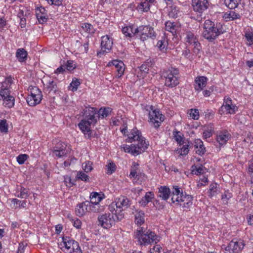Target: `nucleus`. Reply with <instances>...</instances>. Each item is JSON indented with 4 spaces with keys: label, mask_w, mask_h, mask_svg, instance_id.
I'll list each match as a JSON object with an SVG mask.
<instances>
[{
    "label": "nucleus",
    "mask_w": 253,
    "mask_h": 253,
    "mask_svg": "<svg viewBox=\"0 0 253 253\" xmlns=\"http://www.w3.org/2000/svg\"><path fill=\"white\" fill-rule=\"evenodd\" d=\"M42 98V95H41V97L37 98V95L29 94L26 98V101L29 106H35L41 102Z\"/></svg>",
    "instance_id": "19"
},
{
    "label": "nucleus",
    "mask_w": 253,
    "mask_h": 253,
    "mask_svg": "<svg viewBox=\"0 0 253 253\" xmlns=\"http://www.w3.org/2000/svg\"><path fill=\"white\" fill-rule=\"evenodd\" d=\"M10 96H11L10 95V91L9 90V87L8 86V85L5 86L4 84H2L0 90V96L1 98H5V97Z\"/></svg>",
    "instance_id": "30"
},
{
    "label": "nucleus",
    "mask_w": 253,
    "mask_h": 253,
    "mask_svg": "<svg viewBox=\"0 0 253 253\" xmlns=\"http://www.w3.org/2000/svg\"><path fill=\"white\" fill-rule=\"evenodd\" d=\"M207 78L204 76H198L195 80L194 88L196 91L203 90L207 84Z\"/></svg>",
    "instance_id": "16"
},
{
    "label": "nucleus",
    "mask_w": 253,
    "mask_h": 253,
    "mask_svg": "<svg viewBox=\"0 0 253 253\" xmlns=\"http://www.w3.org/2000/svg\"><path fill=\"white\" fill-rule=\"evenodd\" d=\"M28 156L27 154H20L16 158L18 163L22 165L27 160Z\"/></svg>",
    "instance_id": "50"
},
{
    "label": "nucleus",
    "mask_w": 253,
    "mask_h": 253,
    "mask_svg": "<svg viewBox=\"0 0 253 253\" xmlns=\"http://www.w3.org/2000/svg\"><path fill=\"white\" fill-rule=\"evenodd\" d=\"M106 169L107 173L111 174L114 172L116 170V166L115 164L112 162H109V164L106 166Z\"/></svg>",
    "instance_id": "46"
},
{
    "label": "nucleus",
    "mask_w": 253,
    "mask_h": 253,
    "mask_svg": "<svg viewBox=\"0 0 253 253\" xmlns=\"http://www.w3.org/2000/svg\"><path fill=\"white\" fill-rule=\"evenodd\" d=\"M17 196L21 198H27L29 196L28 190L23 187H21L20 190L17 192Z\"/></svg>",
    "instance_id": "39"
},
{
    "label": "nucleus",
    "mask_w": 253,
    "mask_h": 253,
    "mask_svg": "<svg viewBox=\"0 0 253 253\" xmlns=\"http://www.w3.org/2000/svg\"><path fill=\"white\" fill-rule=\"evenodd\" d=\"M172 196L171 197V200L172 201V203H175L176 205H178L179 204V199H180V196H176L175 194H172Z\"/></svg>",
    "instance_id": "63"
},
{
    "label": "nucleus",
    "mask_w": 253,
    "mask_h": 253,
    "mask_svg": "<svg viewBox=\"0 0 253 253\" xmlns=\"http://www.w3.org/2000/svg\"><path fill=\"white\" fill-rule=\"evenodd\" d=\"M76 178L81 179L84 182H88L89 181V176L83 171H80L78 172Z\"/></svg>",
    "instance_id": "37"
},
{
    "label": "nucleus",
    "mask_w": 253,
    "mask_h": 253,
    "mask_svg": "<svg viewBox=\"0 0 253 253\" xmlns=\"http://www.w3.org/2000/svg\"><path fill=\"white\" fill-rule=\"evenodd\" d=\"M230 137V135L228 132L225 133H221L217 136L216 140L220 145H223Z\"/></svg>",
    "instance_id": "25"
},
{
    "label": "nucleus",
    "mask_w": 253,
    "mask_h": 253,
    "mask_svg": "<svg viewBox=\"0 0 253 253\" xmlns=\"http://www.w3.org/2000/svg\"><path fill=\"white\" fill-rule=\"evenodd\" d=\"M62 240L64 247L68 251H69L71 249L72 245L74 244L75 240L68 236L63 237Z\"/></svg>",
    "instance_id": "29"
},
{
    "label": "nucleus",
    "mask_w": 253,
    "mask_h": 253,
    "mask_svg": "<svg viewBox=\"0 0 253 253\" xmlns=\"http://www.w3.org/2000/svg\"><path fill=\"white\" fill-rule=\"evenodd\" d=\"M244 246L245 243L243 240L239 239L234 241L233 240L225 248V250L229 253H238L243 250Z\"/></svg>",
    "instance_id": "10"
},
{
    "label": "nucleus",
    "mask_w": 253,
    "mask_h": 253,
    "mask_svg": "<svg viewBox=\"0 0 253 253\" xmlns=\"http://www.w3.org/2000/svg\"><path fill=\"white\" fill-rule=\"evenodd\" d=\"M192 6L195 11L202 14L209 7L207 0H192Z\"/></svg>",
    "instance_id": "12"
},
{
    "label": "nucleus",
    "mask_w": 253,
    "mask_h": 253,
    "mask_svg": "<svg viewBox=\"0 0 253 253\" xmlns=\"http://www.w3.org/2000/svg\"><path fill=\"white\" fill-rule=\"evenodd\" d=\"M188 152H189V145H183V146L178 151V153H179L181 155H186L188 153Z\"/></svg>",
    "instance_id": "55"
},
{
    "label": "nucleus",
    "mask_w": 253,
    "mask_h": 253,
    "mask_svg": "<svg viewBox=\"0 0 253 253\" xmlns=\"http://www.w3.org/2000/svg\"><path fill=\"white\" fill-rule=\"evenodd\" d=\"M186 42H188L189 44H192L196 40H197V37L191 32L188 31L185 33Z\"/></svg>",
    "instance_id": "32"
},
{
    "label": "nucleus",
    "mask_w": 253,
    "mask_h": 253,
    "mask_svg": "<svg viewBox=\"0 0 253 253\" xmlns=\"http://www.w3.org/2000/svg\"><path fill=\"white\" fill-rule=\"evenodd\" d=\"M89 204V202L87 201L78 204L76 208V214L79 216L84 215L87 211H88V205Z\"/></svg>",
    "instance_id": "17"
},
{
    "label": "nucleus",
    "mask_w": 253,
    "mask_h": 253,
    "mask_svg": "<svg viewBox=\"0 0 253 253\" xmlns=\"http://www.w3.org/2000/svg\"><path fill=\"white\" fill-rule=\"evenodd\" d=\"M97 109L94 107H88L84 109L82 112L83 116L85 118L83 119L78 126L84 133L86 137L89 138L91 137V130L90 126L91 124H95L97 122L96 114Z\"/></svg>",
    "instance_id": "2"
},
{
    "label": "nucleus",
    "mask_w": 253,
    "mask_h": 253,
    "mask_svg": "<svg viewBox=\"0 0 253 253\" xmlns=\"http://www.w3.org/2000/svg\"><path fill=\"white\" fill-rule=\"evenodd\" d=\"M29 89L30 90V94L37 95V98L41 97V95H42L41 90L37 86H30Z\"/></svg>",
    "instance_id": "36"
},
{
    "label": "nucleus",
    "mask_w": 253,
    "mask_h": 253,
    "mask_svg": "<svg viewBox=\"0 0 253 253\" xmlns=\"http://www.w3.org/2000/svg\"><path fill=\"white\" fill-rule=\"evenodd\" d=\"M232 197V194L229 191H226L222 195L221 199L224 203H227V201Z\"/></svg>",
    "instance_id": "51"
},
{
    "label": "nucleus",
    "mask_w": 253,
    "mask_h": 253,
    "mask_svg": "<svg viewBox=\"0 0 253 253\" xmlns=\"http://www.w3.org/2000/svg\"><path fill=\"white\" fill-rule=\"evenodd\" d=\"M225 18L226 19L229 18V20H234L235 19H240L241 15L234 11H230Z\"/></svg>",
    "instance_id": "41"
},
{
    "label": "nucleus",
    "mask_w": 253,
    "mask_h": 253,
    "mask_svg": "<svg viewBox=\"0 0 253 253\" xmlns=\"http://www.w3.org/2000/svg\"><path fill=\"white\" fill-rule=\"evenodd\" d=\"M53 152L58 157H61L66 154L64 150L62 148L60 149H55V148H53Z\"/></svg>",
    "instance_id": "52"
},
{
    "label": "nucleus",
    "mask_w": 253,
    "mask_h": 253,
    "mask_svg": "<svg viewBox=\"0 0 253 253\" xmlns=\"http://www.w3.org/2000/svg\"><path fill=\"white\" fill-rule=\"evenodd\" d=\"M99 202L91 201L88 205V211H91L94 212H99L100 211Z\"/></svg>",
    "instance_id": "26"
},
{
    "label": "nucleus",
    "mask_w": 253,
    "mask_h": 253,
    "mask_svg": "<svg viewBox=\"0 0 253 253\" xmlns=\"http://www.w3.org/2000/svg\"><path fill=\"white\" fill-rule=\"evenodd\" d=\"M27 52L24 48H18L16 52V57L20 62H25L27 60Z\"/></svg>",
    "instance_id": "23"
},
{
    "label": "nucleus",
    "mask_w": 253,
    "mask_h": 253,
    "mask_svg": "<svg viewBox=\"0 0 253 253\" xmlns=\"http://www.w3.org/2000/svg\"><path fill=\"white\" fill-rule=\"evenodd\" d=\"M216 184H211L210 185V189H209V196L212 197L213 196L215 193L216 191L215 190V188H216Z\"/></svg>",
    "instance_id": "58"
},
{
    "label": "nucleus",
    "mask_w": 253,
    "mask_h": 253,
    "mask_svg": "<svg viewBox=\"0 0 253 253\" xmlns=\"http://www.w3.org/2000/svg\"><path fill=\"white\" fill-rule=\"evenodd\" d=\"M47 2L50 4H54L57 6H59L62 4L63 0H46Z\"/></svg>",
    "instance_id": "61"
},
{
    "label": "nucleus",
    "mask_w": 253,
    "mask_h": 253,
    "mask_svg": "<svg viewBox=\"0 0 253 253\" xmlns=\"http://www.w3.org/2000/svg\"><path fill=\"white\" fill-rule=\"evenodd\" d=\"M237 110V107L232 104L231 98L225 96L224 99V103L219 109V113L221 115L223 114H233L235 113Z\"/></svg>",
    "instance_id": "9"
},
{
    "label": "nucleus",
    "mask_w": 253,
    "mask_h": 253,
    "mask_svg": "<svg viewBox=\"0 0 253 253\" xmlns=\"http://www.w3.org/2000/svg\"><path fill=\"white\" fill-rule=\"evenodd\" d=\"M134 33L139 34L140 40L143 42L147 40L148 38L156 37V34L153 28L149 25L140 26L139 27L135 28Z\"/></svg>",
    "instance_id": "8"
},
{
    "label": "nucleus",
    "mask_w": 253,
    "mask_h": 253,
    "mask_svg": "<svg viewBox=\"0 0 253 253\" xmlns=\"http://www.w3.org/2000/svg\"><path fill=\"white\" fill-rule=\"evenodd\" d=\"M126 135L127 138L126 139V142L132 143L137 141L138 143L136 144L124 145L121 146L126 153H130L136 156L142 153L148 148L149 145L148 142L146 141V139L142 136L141 131L136 127L131 129Z\"/></svg>",
    "instance_id": "1"
},
{
    "label": "nucleus",
    "mask_w": 253,
    "mask_h": 253,
    "mask_svg": "<svg viewBox=\"0 0 253 253\" xmlns=\"http://www.w3.org/2000/svg\"><path fill=\"white\" fill-rule=\"evenodd\" d=\"M0 130L2 132H7L8 126L5 120H0Z\"/></svg>",
    "instance_id": "48"
},
{
    "label": "nucleus",
    "mask_w": 253,
    "mask_h": 253,
    "mask_svg": "<svg viewBox=\"0 0 253 253\" xmlns=\"http://www.w3.org/2000/svg\"><path fill=\"white\" fill-rule=\"evenodd\" d=\"M135 211L136 212V213L135 214V222L138 225H141L145 221L144 212L142 210L138 211L135 210Z\"/></svg>",
    "instance_id": "22"
},
{
    "label": "nucleus",
    "mask_w": 253,
    "mask_h": 253,
    "mask_svg": "<svg viewBox=\"0 0 253 253\" xmlns=\"http://www.w3.org/2000/svg\"><path fill=\"white\" fill-rule=\"evenodd\" d=\"M149 114V118L154 126L158 128L161 123L164 120V116L160 113L159 110H153L152 106H146L144 108Z\"/></svg>",
    "instance_id": "7"
},
{
    "label": "nucleus",
    "mask_w": 253,
    "mask_h": 253,
    "mask_svg": "<svg viewBox=\"0 0 253 253\" xmlns=\"http://www.w3.org/2000/svg\"><path fill=\"white\" fill-rule=\"evenodd\" d=\"M94 199H95V200H96L97 202H100L101 200V198L99 196V194L96 192L93 193L92 195H90V202H91V201H93Z\"/></svg>",
    "instance_id": "59"
},
{
    "label": "nucleus",
    "mask_w": 253,
    "mask_h": 253,
    "mask_svg": "<svg viewBox=\"0 0 253 253\" xmlns=\"http://www.w3.org/2000/svg\"><path fill=\"white\" fill-rule=\"evenodd\" d=\"M179 204L178 206L188 208L192 204L193 197L189 195L181 193L180 196Z\"/></svg>",
    "instance_id": "14"
},
{
    "label": "nucleus",
    "mask_w": 253,
    "mask_h": 253,
    "mask_svg": "<svg viewBox=\"0 0 253 253\" xmlns=\"http://www.w3.org/2000/svg\"><path fill=\"white\" fill-rule=\"evenodd\" d=\"M46 88L47 91H48V93L52 91L55 92L57 90V85L54 81H49Z\"/></svg>",
    "instance_id": "43"
},
{
    "label": "nucleus",
    "mask_w": 253,
    "mask_h": 253,
    "mask_svg": "<svg viewBox=\"0 0 253 253\" xmlns=\"http://www.w3.org/2000/svg\"><path fill=\"white\" fill-rule=\"evenodd\" d=\"M174 190L172 191V194H175L176 196H180L181 193H183L182 190H180V188L177 186H173Z\"/></svg>",
    "instance_id": "64"
},
{
    "label": "nucleus",
    "mask_w": 253,
    "mask_h": 253,
    "mask_svg": "<svg viewBox=\"0 0 253 253\" xmlns=\"http://www.w3.org/2000/svg\"><path fill=\"white\" fill-rule=\"evenodd\" d=\"M204 169L202 166L197 167V166L194 165L191 167V172L193 174L199 175L204 172Z\"/></svg>",
    "instance_id": "34"
},
{
    "label": "nucleus",
    "mask_w": 253,
    "mask_h": 253,
    "mask_svg": "<svg viewBox=\"0 0 253 253\" xmlns=\"http://www.w3.org/2000/svg\"><path fill=\"white\" fill-rule=\"evenodd\" d=\"M112 111V109L110 107L101 108L99 110H97L96 114H98L97 117L104 118L108 116Z\"/></svg>",
    "instance_id": "24"
},
{
    "label": "nucleus",
    "mask_w": 253,
    "mask_h": 253,
    "mask_svg": "<svg viewBox=\"0 0 253 253\" xmlns=\"http://www.w3.org/2000/svg\"><path fill=\"white\" fill-rule=\"evenodd\" d=\"M113 40L108 35L101 37V51L97 53V54H104L105 52L109 51L112 47Z\"/></svg>",
    "instance_id": "13"
},
{
    "label": "nucleus",
    "mask_w": 253,
    "mask_h": 253,
    "mask_svg": "<svg viewBox=\"0 0 253 253\" xmlns=\"http://www.w3.org/2000/svg\"><path fill=\"white\" fill-rule=\"evenodd\" d=\"M150 4L148 1L141 2L140 5V8L142 9L144 12H147L150 9Z\"/></svg>",
    "instance_id": "54"
},
{
    "label": "nucleus",
    "mask_w": 253,
    "mask_h": 253,
    "mask_svg": "<svg viewBox=\"0 0 253 253\" xmlns=\"http://www.w3.org/2000/svg\"><path fill=\"white\" fill-rule=\"evenodd\" d=\"M159 197L162 198L164 200H168L170 194V189L169 187L165 186H161L159 190Z\"/></svg>",
    "instance_id": "21"
},
{
    "label": "nucleus",
    "mask_w": 253,
    "mask_h": 253,
    "mask_svg": "<svg viewBox=\"0 0 253 253\" xmlns=\"http://www.w3.org/2000/svg\"><path fill=\"white\" fill-rule=\"evenodd\" d=\"M75 252L76 253H82L81 248L78 242L75 240L74 244L72 245V248L69 253Z\"/></svg>",
    "instance_id": "42"
},
{
    "label": "nucleus",
    "mask_w": 253,
    "mask_h": 253,
    "mask_svg": "<svg viewBox=\"0 0 253 253\" xmlns=\"http://www.w3.org/2000/svg\"><path fill=\"white\" fill-rule=\"evenodd\" d=\"M139 166V164L137 163L133 162L132 163V166L131 168L129 176L130 177H134L136 178L137 176V169H138V167Z\"/></svg>",
    "instance_id": "38"
},
{
    "label": "nucleus",
    "mask_w": 253,
    "mask_h": 253,
    "mask_svg": "<svg viewBox=\"0 0 253 253\" xmlns=\"http://www.w3.org/2000/svg\"><path fill=\"white\" fill-rule=\"evenodd\" d=\"M165 29L171 33L173 35H176V28L174 22H166L165 23Z\"/></svg>",
    "instance_id": "31"
},
{
    "label": "nucleus",
    "mask_w": 253,
    "mask_h": 253,
    "mask_svg": "<svg viewBox=\"0 0 253 253\" xmlns=\"http://www.w3.org/2000/svg\"><path fill=\"white\" fill-rule=\"evenodd\" d=\"M112 63L118 73V76L119 77L122 76L124 74L125 71V64L122 61L118 60H114Z\"/></svg>",
    "instance_id": "20"
},
{
    "label": "nucleus",
    "mask_w": 253,
    "mask_h": 253,
    "mask_svg": "<svg viewBox=\"0 0 253 253\" xmlns=\"http://www.w3.org/2000/svg\"><path fill=\"white\" fill-rule=\"evenodd\" d=\"M135 28H134L132 26L129 27H125L122 28V32L126 35V37H131L133 35L137 34V33H134Z\"/></svg>",
    "instance_id": "27"
},
{
    "label": "nucleus",
    "mask_w": 253,
    "mask_h": 253,
    "mask_svg": "<svg viewBox=\"0 0 253 253\" xmlns=\"http://www.w3.org/2000/svg\"><path fill=\"white\" fill-rule=\"evenodd\" d=\"M65 68L68 71H72L76 68V65L73 61L68 60L66 65Z\"/></svg>",
    "instance_id": "53"
},
{
    "label": "nucleus",
    "mask_w": 253,
    "mask_h": 253,
    "mask_svg": "<svg viewBox=\"0 0 253 253\" xmlns=\"http://www.w3.org/2000/svg\"><path fill=\"white\" fill-rule=\"evenodd\" d=\"M180 133V131L175 130L173 131V137L175 140V141L177 142L179 145L183 144L184 143V137L183 135H179V133Z\"/></svg>",
    "instance_id": "33"
},
{
    "label": "nucleus",
    "mask_w": 253,
    "mask_h": 253,
    "mask_svg": "<svg viewBox=\"0 0 253 253\" xmlns=\"http://www.w3.org/2000/svg\"><path fill=\"white\" fill-rule=\"evenodd\" d=\"M143 198L149 203L154 198V194L152 192H148Z\"/></svg>",
    "instance_id": "57"
},
{
    "label": "nucleus",
    "mask_w": 253,
    "mask_h": 253,
    "mask_svg": "<svg viewBox=\"0 0 253 253\" xmlns=\"http://www.w3.org/2000/svg\"><path fill=\"white\" fill-rule=\"evenodd\" d=\"M190 116L194 120H198L199 118V111L197 109H191L190 113Z\"/></svg>",
    "instance_id": "56"
},
{
    "label": "nucleus",
    "mask_w": 253,
    "mask_h": 253,
    "mask_svg": "<svg viewBox=\"0 0 253 253\" xmlns=\"http://www.w3.org/2000/svg\"><path fill=\"white\" fill-rule=\"evenodd\" d=\"M191 45L194 46L193 52L196 54L199 53L201 49V45L198 41V39L196 40Z\"/></svg>",
    "instance_id": "49"
},
{
    "label": "nucleus",
    "mask_w": 253,
    "mask_h": 253,
    "mask_svg": "<svg viewBox=\"0 0 253 253\" xmlns=\"http://www.w3.org/2000/svg\"><path fill=\"white\" fill-rule=\"evenodd\" d=\"M82 28L84 30L85 32L89 34H94L95 30L93 26L90 24L85 23L82 26Z\"/></svg>",
    "instance_id": "35"
},
{
    "label": "nucleus",
    "mask_w": 253,
    "mask_h": 253,
    "mask_svg": "<svg viewBox=\"0 0 253 253\" xmlns=\"http://www.w3.org/2000/svg\"><path fill=\"white\" fill-rule=\"evenodd\" d=\"M194 147L196 149V154L202 156L204 155L206 152V149L203 144V141L200 139H195L194 141Z\"/></svg>",
    "instance_id": "18"
},
{
    "label": "nucleus",
    "mask_w": 253,
    "mask_h": 253,
    "mask_svg": "<svg viewBox=\"0 0 253 253\" xmlns=\"http://www.w3.org/2000/svg\"><path fill=\"white\" fill-rule=\"evenodd\" d=\"M136 238H137L140 245L146 246L152 243H157L159 241V237L150 230L143 231L142 230H137Z\"/></svg>",
    "instance_id": "5"
},
{
    "label": "nucleus",
    "mask_w": 253,
    "mask_h": 253,
    "mask_svg": "<svg viewBox=\"0 0 253 253\" xmlns=\"http://www.w3.org/2000/svg\"><path fill=\"white\" fill-rule=\"evenodd\" d=\"M80 82L79 80L76 78H74L73 79L71 83L70 84V87H72V88L71 89L72 91L77 90L78 87L80 85Z\"/></svg>",
    "instance_id": "47"
},
{
    "label": "nucleus",
    "mask_w": 253,
    "mask_h": 253,
    "mask_svg": "<svg viewBox=\"0 0 253 253\" xmlns=\"http://www.w3.org/2000/svg\"><path fill=\"white\" fill-rule=\"evenodd\" d=\"M165 40H160L157 43V46L161 50H163L166 49V44H165Z\"/></svg>",
    "instance_id": "60"
},
{
    "label": "nucleus",
    "mask_w": 253,
    "mask_h": 253,
    "mask_svg": "<svg viewBox=\"0 0 253 253\" xmlns=\"http://www.w3.org/2000/svg\"><path fill=\"white\" fill-rule=\"evenodd\" d=\"M83 169L84 172L87 173L92 169V163L90 161H86L83 164Z\"/></svg>",
    "instance_id": "45"
},
{
    "label": "nucleus",
    "mask_w": 253,
    "mask_h": 253,
    "mask_svg": "<svg viewBox=\"0 0 253 253\" xmlns=\"http://www.w3.org/2000/svg\"><path fill=\"white\" fill-rule=\"evenodd\" d=\"M65 71V66L64 65H61L54 71V73L56 74H63Z\"/></svg>",
    "instance_id": "62"
},
{
    "label": "nucleus",
    "mask_w": 253,
    "mask_h": 253,
    "mask_svg": "<svg viewBox=\"0 0 253 253\" xmlns=\"http://www.w3.org/2000/svg\"><path fill=\"white\" fill-rule=\"evenodd\" d=\"M179 9L176 6H171V10L169 12V15L170 17L176 18L178 16Z\"/></svg>",
    "instance_id": "40"
},
{
    "label": "nucleus",
    "mask_w": 253,
    "mask_h": 253,
    "mask_svg": "<svg viewBox=\"0 0 253 253\" xmlns=\"http://www.w3.org/2000/svg\"><path fill=\"white\" fill-rule=\"evenodd\" d=\"M2 99L3 101V104L5 107L10 108L14 106L15 98L12 95Z\"/></svg>",
    "instance_id": "28"
},
{
    "label": "nucleus",
    "mask_w": 253,
    "mask_h": 253,
    "mask_svg": "<svg viewBox=\"0 0 253 253\" xmlns=\"http://www.w3.org/2000/svg\"><path fill=\"white\" fill-rule=\"evenodd\" d=\"M163 76L165 79L166 86L172 88L179 84V71L177 69L171 68L163 71Z\"/></svg>",
    "instance_id": "6"
},
{
    "label": "nucleus",
    "mask_w": 253,
    "mask_h": 253,
    "mask_svg": "<svg viewBox=\"0 0 253 253\" xmlns=\"http://www.w3.org/2000/svg\"><path fill=\"white\" fill-rule=\"evenodd\" d=\"M224 2L230 9H234L238 6L237 0H224Z\"/></svg>",
    "instance_id": "44"
},
{
    "label": "nucleus",
    "mask_w": 253,
    "mask_h": 253,
    "mask_svg": "<svg viewBox=\"0 0 253 253\" xmlns=\"http://www.w3.org/2000/svg\"><path fill=\"white\" fill-rule=\"evenodd\" d=\"M109 209L111 213H105L98 217V225L105 229L110 228L116 222L121 221L124 218L123 215L120 213V211L118 212L115 211L113 204L109 206Z\"/></svg>",
    "instance_id": "3"
},
{
    "label": "nucleus",
    "mask_w": 253,
    "mask_h": 253,
    "mask_svg": "<svg viewBox=\"0 0 253 253\" xmlns=\"http://www.w3.org/2000/svg\"><path fill=\"white\" fill-rule=\"evenodd\" d=\"M113 206H116V209L115 211L119 212L120 211V213L123 215L124 217V213L123 211L127 209L131 205V201L126 197L122 196L119 198L116 202L115 204H113Z\"/></svg>",
    "instance_id": "11"
},
{
    "label": "nucleus",
    "mask_w": 253,
    "mask_h": 253,
    "mask_svg": "<svg viewBox=\"0 0 253 253\" xmlns=\"http://www.w3.org/2000/svg\"><path fill=\"white\" fill-rule=\"evenodd\" d=\"M204 29L202 36L211 42H213L220 34L226 32L225 26L220 23H216L215 25L210 20L205 21Z\"/></svg>",
    "instance_id": "4"
},
{
    "label": "nucleus",
    "mask_w": 253,
    "mask_h": 253,
    "mask_svg": "<svg viewBox=\"0 0 253 253\" xmlns=\"http://www.w3.org/2000/svg\"><path fill=\"white\" fill-rule=\"evenodd\" d=\"M36 15L39 22L42 24L48 19V15L45 9L43 7H38L36 9Z\"/></svg>",
    "instance_id": "15"
}]
</instances>
